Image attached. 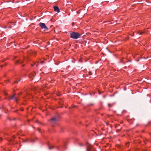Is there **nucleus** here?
I'll use <instances>...</instances> for the list:
<instances>
[{
  "label": "nucleus",
  "instance_id": "10",
  "mask_svg": "<svg viewBox=\"0 0 151 151\" xmlns=\"http://www.w3.org/2000/svg\"><path fill=\"white\" fill-rule=\"evenodd\" d=\"M88 74L90 75H92V73L90 72H88Z\"/></svg>",
  "mask_w": 151,
  "mask_h": 151
},
{
  "label": "nucleus",
  "instance_id": "15",
  "mask_svg": "<svg viewBox=\"0 0 151 151\" xmlns=\"http://www.w3.org/2000/svg\"><path fill=\"white\" fill-rule=\"evenodd\" d=\"M36 66H37V64H36Z\"/></svg>",
  "mask_w": 151,
  "mask_h": 151
},
{
  "label": "nucleus",
  "instance_id": "17",
  "mask_svg": "<svg viewBox=\"0 0 151 151\" xmlns=\"http://www.w3.org/2000/svg\"><path fill=\"white\" fill-rule=\"evenodd\" d=\"M35 75L34 76H33V77H35Z\"/></svg>",
  "mask_w": 151,
  "mask_h": 151
},
{
  "label": "nucleus",
  "instance_id": "6",
  "mask_svg": "<svg viewBox=\"0 0 151 151\" xmlns=\"http://www.w3.org/2000/svg\"><path fill=\"white\" fill-rule=\"evenodd\" d=\"M91 150V146L90 145H88L87 146V151H90Z\"/></svg>",
  "mask_w": 151,
  "mask_h": 151
},
{
  "label": "nucleus",
  "instance_id": "7",
  "mask_svg": "<svg viewBox=\"0 0 151 151\" xmlns=\"http://www.w3.org/2000/svg\"><path fill=\"white\" fill-rule=\"evenodd\" d=\"M25 141L26 142H34V140H33V139H26L25 140Z\"/></svg>",
  "mask_w": 151,
  "mask_h": 151
},
{
  "label": "nucleus",
  "instance_id": "1",
  "mask_svg": "<svg viewBox=\"0 0 151 151\" xmlns=\"http://www.w3.org/2000/svg\"><path fill=\"white\" fill-rule=\"evenodd\" d=\"M70 35L71 37L75 39L80 38L81 36L78 33L75 32H72Z\"/></svg>",
  "mask_w": 151,
  "mask_h": 151
},
{
  "label": "nucleus",
  "instance_id": "13",
  "mask_svg": "<svg viewBox=\"0 0 151 151\" xmlns=\"http://www.w3.org/2000/svg\"><path fill=\"white\" fill-rule=\"evenodd\" d=\"M2 140V138L0 137V140Z\"/></svg>",
  "mask_w": 151,
  "mask_h": 151
},
{
  "label": "nucleus",
  "instance_id": "5",
  "mask_svg": "<svg viewBox=\"0 0 151 151\" xmlns=\"http://www.w3.org/2000/svg\"><path fill=\"white\" fill-rule=\"evenodd\" d=\"M54 9L55 11L57 12L58 13L59 12L60 10L58 7L57 6H55L54 7Z\"/></svg>",
  "mask_w": 151,
  "mask_h": 151
},
{
  "label": "nucleus",
  "instance_id": "3",
  "mask_svg": "<svg viewBox=\"0 0 151 151\" xmlns=\"http://www.w3.org/2000/svg\"><path fill=\"white\" fill-rule=\"evenodd\" d=\"M58 121V119L56 117H53L50 119L51 123L53 124H55Z\"/></svg>",
  "mask_w": 151,
  "mask_h": 151
},
{
  "label": "nucleus",
  "instance_id": "2",
  "mask_svg": "<svg viewBox=\"0 0 151 151\" xmlns=\"http://www.w3.org/2000/svg\"><path fill=\"white\" fill-rule=\"evenodd\" d=\"M39 25L41 28L44 29L45 30H48V28L47 27L45 24L40 22L39 23Z\"/></svg>",
  "mask_w": 151,
  "mask_h": 151
},
{
  "label": "nucleus",
  "instance_id": "12",
  "mask_svg": "<svg viewBox=\"0 0 151 151\" xmlns=\"http://www.w3.org/2000/svg\"><path fill=\"white\" fill-rule=\"evenodd\" d=\"M44 63V61H42V62H41V63Z\"/></svg>",
  "mask_w": 151,
  "mask_h": 151
},
{
  "label": "nucleus",
  "instance_id": "16",
  "mask_svg": "<svg viewBox=\"0 0 151 151\" xmlns=\"http://www.w3.org/2000/svg\"><path fill=\"white\" fill-rule=\"evenodd\" d=\"M139 35H140V34H140L139 33Z\"/></svg>",
  "mask_w": 151,
  "mask_h": 151
},
{
  "label": "nucleus",
  "instance_id": "14",
  "mask_svg": "<svg viewBox=\"0 0 151 151\" xmlns=\"http://www.w3.org/2000/svg\"><path fill=\"white\" fill-rule=\"evenodd\" d=\"M108 106H110V104H108Z\"/></svg>",
  "mask_w": 151,
  "mask_h": 151
},
{
  "label": "nucleus",
  "instance_id": "11",
  "mask_svg": "<svg viewBox=\"0 0 151 151\" xmlns=\"http://www.w3.org/2000/svg\"><path fill=\"white\" fill-rule=\"evenodd\" d=\"M126 145L127 147L128 146V143Z\"/></svg>",
  "mask_w": 151,
  "mask_h": 151
},
{
  "label": "nucleus",
  "instance_id": "4",
  "mask_svg": "<svg viewBox=\"0 0 151 151\" xmlns=\"http://www.w3.org/2000/svg\"><path fill=\"white\" fill-rule=\"evenodd\" d=\"M10 99H14L16 101H17L18 100L17 97L15 96V94L12 96L11 97H10Z\"/></svg>",
  "mask_w": 151,
  "mask_h": 151
},
{
  "label": "nucleus",
  "instance_id": "8",
  "mask_svg": "<svg viewBox=\"0 0 151 151\" xmlns=\"http://www.w3.org/2000/svg\"><path fill=\"white\" fill-rule=\"evenodd\" d=\"M20 80H21V79H20L18 81H17V80H16L15 81L14 83H18L19 82Z\"/></svg>",
  "mask_w": 151,
  "mask_h": 151
},
{
  "label": "nucleus",
  "instance_id": "9",
  "mask_svg": "<svg viewBox=\"0 0 151 151\" xmlns=\"http://www.w3.org/2000/svg\"><path fill=\"white\" fill-rule=\"evenodd\" d=\"M53 147L52 146V147L49 146V149L50 150V149H51Z\"/></svg>",
  "mask_w": 151,
  "mask_h": 151
}]
</instances>
